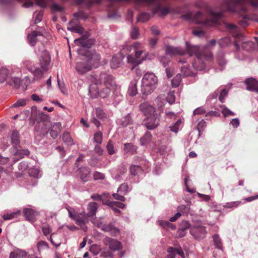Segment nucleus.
<instances>
[{"instance_id":"1a4fd4ad","label":"nucleus","mask_w":258,"mask_h":258,"mask_svg":"<svg viewBox=\"0 0 258 258\" xmlns=\"http://www.w3.org/2000/svg\"><path fill=\"white\" fill-rule=\"evenodd\" d=\"M92 223L96 227L100 228L104 231L110 232V234L115 236L118 234L119 231L118 229L113 226L111 224L106 225L103 223L101 218H95L92 220Z\"/></svg>"},{"instance_id":"2eb2a0df","label":"nucleus","mask_w":258,"mask_h":258,"mask_svg":"<svg viewBox=\"0 0 258 258\" xmlns=\"http://www.w3.org/2000/svg\"><path fill=\"white\" fill-rule=\"evenodd\" d=\"M246 89L258 93V82L254 78H250L244 81Z\"/></svg>"},{"instance_id":"e2e57ef3","label":"nucleus","mask_w":258,"mask_h":258,"mask_svg":"<svg viewBox=\"0 0 258 258\" xmlns=\"http://www.w3.org/2000/svg\"><path fill=\"white\" fill-rule=\"evenodd\" d=\"M168 254L167 258H174L175 255V249L173 247H169L168 249Z\"/></svg>"},{"instance_id":"a19ab883","label":"nucleus","mask_w":258,"mask_h":258,"mask_svg":"<svg viewBox=\"0 0 258 258\" xmlns=\"http://www.w3.org/2000/svg\"><path fill=\"white\" fill-rule=\"evenodd\" d=\"M150 14L147 13H141L138 17L137 20L139 22L144 23L148 21L150 19Z\"/></svg>"},{"instance_id":"5701e85b","label":"nucleus","mask_w":258,"mask_h":258,"mask_svg":"<svg viewBox=\"0 0 258 258\" xmlns=\"http://www.w3.org/2000/svg\"><path fill=\"white\" fill-rule=\"evenodd\" d=\"M80 177L84 182L88 181L90 173V169L86 167H82L79 169Z\"/></svg>"},{"instance_id":"a211bd4d","label":"nucleus","mask_w":258,"mask_h":258,"mask_svg":"<svg viewBox=\"0 0 258 258\" xmlns=\"http://www.w3.org/2000/svg\"><path fill=\"white\" fill-rule=\"evenodd\" d=\"M28 71L33 75L32 82L40 80L43 76V72L39 68L31 67L28 69Z\"/></svg>"},{"instance_id":"bb28decb","label":"nucleus","mask_w":258,"mask_h":258,"mask_svg":"<svg viewBox=\"0 0 258 258\" xmlns=\"http://www.w3.org/2000/svg\"><path fill=\"white\" fill-rule=\"evenodd\" d=\"M137 82L136 81H134L131 83L128 90V93L130 96H134L137 94Z\"/></svg>"},{"instance_id":"7ed1b4c3","label":"nucleus","mask_w":258,"mask_h":258,"mask_svg":"<svg viewBox=\"0 0 258 258\" xmlns=\"http://www.w3.org/2000/svg\"><path fill=\"white\" fill-rule=\"evenodd\" d=\"M76 42H78L82 48L78 50V53L83 55V52H86V61L88 63V66L85 69V70H91L93 68H98L100 64L101 56L94 50L87 51L86 48H89L91 44H89V40L85 39L84 37L81 38H78L75 40Z\"/></svg>"},{"instance_id":"f03ea898","label":"nucleus","mask_w":258,"mask_h":258,"mask_svg":"<svg viewBox=\"0 0 258 258\" xmlns=\"http://www.w3.org/2000/svg\"><path fill=\"white\" fill-rule=\"evenodd\" d=\"M186 51L189 55H195L196 59L190 67L185 64L181 67V72L184 77L195 76L196 73L192 70L194 67L195 70L199 71L204 70L205 68V61H210L213 59V54L211 52L204 50L198 46H190L188 42H186Z\"/></svg>"},{"instance_id":"a18cd8bd","label":"nucleus","mask_w":258,"mask_h":258,"mask_svg":"<svg viewBox=\"0 0 258 258\" xmlns=\"http://www.w3.org/2000/svg\"><path fill=\"white\" fill-rule=\"evenodd\" d=\"M94 141L98 144H100L102 141V133L99 131L95 133L94 135Z\"/></svg>"},{"instance_id":"c756f323","label":"nucleus","mask_w":258,"mask_h":258,"mask_svg":"<svg viewBox=\"0 0 258 258\" xmlns=\"http://www.w3.org/2000/svg\"><path fill=\"white\" fill-rule=\"evenodd\" d=\"M103 203L104 205H107L110 207H117L121 209H123L125 207V205L123 203L118 202H111L107 201V202H104L103 201Z\"/></svg>"},{"instance_id":"dca6fc26","label":"nucleus","mask_w":258,"mask_h":258,"mask_svg":"<svg viewBox=\"0 0 258 258\" xmlns=\"http://www.w3.org/2000/svg\"><path fill=\"white\" fill-rule=\"evenodd\" d=\"M24 213L27 220L31 222H34L36 221V217L38 215V213L34 210L25 208L24 209Z\"/></svg>"},{"instance_id":"a878e982","label":"nucleus","mask_w":258,"mask_h":258,"mask_svg":"<svg viewBox=\"0 0 258 258\" xmlns=\"http://www.w3.org/2000/svg\"><path fill=\"white\" fill-rule=\"evenodd\" d=\"M72 22H70L69 23V26L68 27V29L72 32L82 34L84 32V29L79 25H76L75 26H71Z\"/></svg>"},{"instance_id":"774afa93","label":"nucleus","mask_w":258,"mask_h":258,"mask_svg":"<svg viewBox=\"0 0 258 258\" xmlns=\"http://www.w3.org/2000/svg\"><path fill=\"white\" fill-rule=\"evenodd\" d=\"M239 120L237 118L232 119L230 121V124L234 128H237L239 125Z\"/></svg>"},{"instance_id":"aec40b11","label":"nucleus","mask_w":258,"mask_h":258,"mask_svg":"<svg viewBox=\"0 0 258 258\" xmlns=\"http://www.w3.org/2000/svg\"><path fill=\"white\" fill-rule=\"evenodd\" d=\"M61 128V124L60 122H56L52 125L50 132V136L52 138L55 139L60 133Z\"/></svg>"},{"instance_id":"ea45409f","label":"nucleus","mask_w":258,"mask_h":258,"mask_svg":"<svg viewBox=\"0 0 258 258\" xmlns=\"http://www.w3.org/2000/svg\"><path fill=\"white\" fill-rule=\"evenodd\" d=\"M181 75L177 74L171 80V85L173 87H177L181 82Z\"/></svg>"},{"instance_id":"c85d7f7f","label":"nucleus","mask_w":258,"mask_h":258,"mask_svg":"<svg viewBox=\"0 0 258 258\" xmlns=\"http://www.w3.org/2000/svg\"><path fill=\"white\" fill-rule=\"evenodd\" d=\"M233 35L236 37L234 45L236 49L238 50L239 48V45L241 44L245 43V42L243 41V36L242 34L237 33L236 35L234 34H233Z\"/></svg>"},{"instance_id":"ddd939ff","label":"nucleus","mask_w":258,"mask_h":258,"mask_svg":"<svg viewBox=\"0 0 258 258\" xmlns=\"http://www.w3.org/2000/svg\"><path fill=\"white\" fill-rule=\"evenodd\" d=\"M141 111L147 116L157 115L155 113V108L148 102H144L140 105Z\"/></svg>"},{"instance_id":"e433bc0d","label":"nucleus","mask_w":258,"mask_h":258,"mask_svg":"<svg viewBox=\"0 0 258 258\" xmlns=\"http://www.w3.org/2000/svg\"><path fill=\"white\" fill-rule=\"evenodd\" d=\"M28 173L30 176L33 177L38 178L41 176L39 170L35 167L29 168L28 169Z\"/></svg>"},{"instance_id":"f704fd0d","label":"nucleus","mask_w":258,"mask_h":258,"mask_svg":"<svg viewBox=\"0 0 258 258\" xmlns=\"http://www.w3.org/2000/svg\"><path fill=\"white\" fill-rule=\"evenodd\" d=\"M137 148L133 144L126 143L124 144V151L125 153H134L136 152Z\"/></svg>"},{"instance_id":"13d9d810","label":"nucleus","mask_w":258,"mask_h":258,"mask_svg":"<svg viewBox=\"0 0 258 258\" xmlns=\"http://www.w3.org/2000/svg\"><path fill=\"white\" fill-rule=\"evenodd\" d=\"M26 105V100L23 99L18 100L13 105V107H19L20 106H24Z\"/></svg>"},{"instance_id":"3c124183","label":"nucleus","mask_w":258,"mask_h":258,"mask_svg":"<svg viewBox=\"0 0 258 258\" xmlns=\"http://www.w3.org/2000/svg\"><path fill=\"white\" fill-rule=\"evenodd\" d=\"M132 118L130 114L125 116L122 120L121 124L123 126H126L132 123Z\"/></svg>"},{"instance_id":"c9c22d12","label":"nucleus","mask_w":258,"mask_h":258,"mask_svg":"<svg viewBox=\"0 0 258 258\" xmlns=\"http://www.w3.org/2000/svg\"><path fill=\"white\" fill-rule=\"evenodd\" d=\"M130 172L132 175H136L142 173L143 170L139 165H132L130 167Z\"/></svg>"},{"instance_id":"6e6d98bb","label":"nucleus","mask_w":258,"mask_h":258,"mask_svg":"<svg viewBox=\"0 0 258 258\" xmlns=\"http://www.w3.org/2000/svg\"><path fill=\"white\" fill-rule=\"evenodd\" d=\"M128 190V185L126 184H121L118 188V192L125 194Z\"/></svg>"},{"instance_id":"7c9ffc66","label":"nucleus","mask_w":258,"mask_h":258,"mask_svg":"<svg viewBox=\"0 0 258 258\" xmlns=\"http://www.w3.org/2000/svg\"><path fill=\"white\" fill-rule=\"evenodd\" d=\"M152 139L151 134L147 132L145 135L141 139V144L142 145H146L150 143Z\"/></svg>"},{"instance_id":"603ef678","label":"nucleus","mask_w":258,"mask_h":258,"mask_svg":"<svg viewBox=\"0 0 258 258\" xmlns=\"http://www.w3.org/2000/svg\"><path fill=\"white\" fill-rule=\"evenodd\" d=\"M106 149L108 154L110 155H112L115 153V150L114 148L113 145L111 141L108 142L106 146Z\"/></svg>"},{"instance_id":"473e14b6","label":"nucleus","mask_w":258,"mask_h":258,"mask_svg":"<svg viewBox=\"0 0 258 258\" xmlns=\"http://www.w3.org/2000/svg\"><path fill=\"white\" fill-rule=\"evenodd\" d=\"M62 140L68 145H73L74 144L72 138H71L70 134L68 132H66L63 134Z\"/></svg>"},{"instance_id":"8fccbe9b","label":"nucleus","mask_w":258,"mask_h":258,"mask_svg":"<svg viewBox=\"0 0 258 258\" xmlns=\"http://www.w3.org/2000/svg\"><path fill=\"white\" fill-rule=\"evenodd\" d=\"M140 35L138 28L133 27L131 31V36L133 39H137Z\"/></svg>"},{"instance_id":"052dcab7","label":"nucleus","mask_w":258,"mask_h":258,"mask_svg":"<svg viewBox=\"0 0 258 258\" xmlns=\"http://www.w3.org/2000/svg\"><path fill=\"white\" fill-rule=\"evenodd\" d=\"M43 233L44 235L47 236L51 232V228L49 225H45L42 228Z\"/></svg>"},{"instance_id":"b1692460","label":"nucleus","mask_w":258,"mask_h":258,"mask_svg":"<svg viewBox=\"0 0 258 258\" xmlns=\"http://www.w3.org/2000/svg\"><path fill=\"white\" fill-rule=\"evenodd\" d=\"M42 34L40 32L33 31L31 33L28 35V39L29 43L34 46L37 40V37L41 36Z\"/></svg>"},{"instance_id":"39448f33","label":"nucleus","mask_w":258,"mask_h":258,"mask_svg":"<svg viewBox=\"0 0 258 258\" xmlns=\"http://www.w3.org/2000/svg\"><path fill=\"white\" fill-rule=\"evenodd\" d=\"M221 17V13H214L209 10L206 14L198 12L194 16L193 21L196 23L202 24L205 27H210L215 24Z\"/></svg>"},{"instance_id":"69168bd1","label":"nucleus","mask_w":258,"mask_h":258,"mask_svg":"<svg viewBox=\"0 0 258 258\" xmlns=\"http://www.w3.org/2000/svg\"><path fill=\"white\" fill-rule=\"evenodd\" d=\"M75 17L78 19H86L87 17L83 12H79L74 14Z\"/></svg>"},{"instance_id":"f8f14e48","label":"nucleus","mask_w":258,"mask_h":258,"mask_svg":"<svg viewBox=\"0 0 258 258\" xmlns=\"http://www.w3.org/2000/svg\"><path fill=\"white\" fill-rule=\"evenodd\" d=\"M144 124L149 130H153L159 124V119L157 115L148 116L144 120Z\"/></svg>"},{"instance_id":"4be33fe9","label":"nucleus","mask_w":258,"mask_h":258,"mask_svg":"<svg viewBox=\"0 0 258 258\" xmlns=\"http://www.w3.org/2000/svg\"><path fill=\"white\" fill-rule=\"evenodd\" d=\"M27 255V252L25 250L18 249L10 254V258H23Z\"/></svg>"},{"instance_id":"0eeeda50","label":"nucleus","mask_w":258,"mask_h":258,"mask_svg":"<svg viewBox=\"0 0 258 258\" xmlns=\"http://www.w3.org/2000/svg\"><path fill=\"white\" fill-rule=\"evenodd\" d=\"M158 80L152 73H146L142 80L141 91L144 95L151 94L156 88Z\"/></svg>"},{"instance_id":"423d86ee","label":"nucleus","mask_w":258,"mask_h":258,"mask_svg":"<svg viewBox=\"0 0 258 258\" xmlns=\"http://www.w3.org/2000/svg\"><path fill=\"white\" fill-rule=\"evenodd\" d=\"M130 51H133L134 56L132 54L128 55V63L138 65L142 63L143 60L148 59L147 53L143 44L140 42H136L132 45L130 47Z\"/></svg>"},{"instance_id":"4d7b16f0","label":"nucleus","mask_w":258,"mask_h":258,"mask_svg":"<svg viewBox=\"0 0 258 258\" xmlns=\"http://www.w3.org/2000/svg\"><path fill=\"white\" fill-rule=\"evenodd\" d=\"M57 84H58V86L61 92L64 94H67V90L65 87V85L63 82H60L58 78L57 79Z\"/></svg>"},{"instance_id":"680f3d73","label":"nucleus","mask_w":258,"mask_h":258,"mask_svg":"<svg viewBox=\"0 0 258 258\" xmlns=\"http://www.w3.org/2000/svg\"><path fill=\"white\" fill-rule=\"evenodd\" d=\"M206 126V123L204 120H201L199 122L197 125V129L199 132L200 133L201 131H203L205 127Z\"/></svg>"},{"instance_id":"5fc2aeb1","label":"nucleus","mask_w":258,"mask_h":258,"mask_svg":"<svg viewBox=\"0 0 258 258\" xmlns=\"http://www.w3.org/2000/svg\"><path fill=\"white\" fill-rule=\"evenodd\" d=\"M19 213H20L19 211H17L16 212L12 213L10 214H4L3 216V217L5 220H11V219L14 218L16 215H19Z\"/></svg>"},{"instance_id":"cd10ccee","label":"nucleus","mask_w":258,"mask_h":258,"mask_svg":"<svg viewBox=\"0 0 258 258\" xmlns=\"http://www.w3.org/2000/svg\"><path fill=\"white\" fill-rule=\"evenodd\" d=\"M9 74L8 69L4 67L0 68V83L4 82L6 80Z\"/></svg>"},{"instance_id":"72a5a7b5","label":"nucleus","mask_w":258,"mask_h":258,"mask_svg":"<svg viewBox=\"0 0 258 258\" xmlns=\"http://www.w3.org/2000/svg\"><path fill=\"white\" fill-rule=\"evenodd\" d=\"M182 123V121L181 119H178L174 124L170 125L169 126V128L170 131L175 133H177L179 130V128L180 126Z\"/></svg>"},{"instance_id":"bf43d9fd","label":"nucleus","mask_w":258,"mask_h":258,"mask_svg":"<svg viewBox=\"0 0 258 258\" xmlns=\"http://www.w3.org/2000/svg\"><path fill=\"white\" fill-rule=\"evenodd\" d=\"M109 196L108 194H103V195H95L91 196V198L94 200H102L103 197L108 198Z\"/></svg>"},{"instance_id":"864d4df0","label":"nucleus","mask_w":258,"mask_h":258,"mask_svg":"<svg viewBox=\"0 0 258 258\" xmlns=\"http://www.w3.org/2000/svg\"><path fill=\"white\" fill-rule=\"evenodd\" d=\"M159 225H160L161 227L163 228H168L169 226H171L172 229H175V227L174 226L172 225L169 222L166 221H158Z\"/></svg>"},{"instance_id":"4c0bfd02","label":"nucleus","mask_w":258,"mask_h":258,"mask_svg":"<svg viewBox=\"0 0 258 258\" xmlns=\"http://www.w3.org/2000/svg\"><path fill=\"white\" fill-rule=\"evenodd\" d=\"M217 59L220 66L223 67L226 64V61L224 58V53L220 51L217 54Z\"/></svg>"},{"instance_id":"9d476101","label":"nucleus","mask_w":258,"mask_h":258,"mask_svg":"<svg viewBox=\"0 0 258 258\" xmlns=\"http://www.w3.org/2000/svg\"><path fill=\"white\" fill-rule=\"evenodd\" d=\"M37 53L39 56L40 66L44 71H47L49 69L50 62V56L49 53L43 47L39 49Z\"/></svg>"},{"instance_id":"6ab92c4d","label":"nucleus","mask_w":258,"mask_h":258,"mask_svg":"<svg viewBox=\"0 0 258 258\" xmlns=\"http://www.w3.org/2000/svg\"><path fill=\"white\" fill-rule=\"evenodd\" d=\"M166 53L168 55H182L185 53L183 49L180 47H176L172 46H167Z\"/></svg>"},{"instance_id":"49530a36","label":"nucleus","mask_w":258,"mask_h":258,"mask_svg":"<svg viewBox=\"0 0 258 258\" xmlns=\"http://www.w3.org/2000/svg\"><path fill=\"white\" fill-rule=\"evenodd\" d=\"M230 43V39L229 37H225L221 39L219 42V45L220 47H224L228 45Z\"/></svg>"},{"instance_id":"6e6552de","label":"nucleus","mask_w":258,"mask_h":258,"mask_svg":"<svg viewBox=\"0 0 258 258\" xmlns=\"http://www.w3.org/2000/svg\"><path fill=\"white\" fill-rule=\"evenodd\" d=\"M66 209L69 213L70 218L75 220L76 223L81 227V229L86 231L87 229L86 223L88 221L89 216L84 212L76 214L75 210L70 206H67Z\"/></svg>"},{"instance_id":"412c9836","label":"nucleus","mask_w":258,"mask_h":258,"mask_svg":"<svg viewBox=\"0 0 258 258\" xmlns=\"http://www.w3.org/2000/svg\"><path fill=\"white\" fill-rule=\"evenodd\" d=\"M88 66V63H87V61H80L78 62L77 63L76 66V70L77 72L80 74H83L84 73H86L88 71H89L90 70H85V69L86 68V67Z\"/></svg>"},{"instance_id":"2f4dec72","label":"nucleus","mask_w":258,"mask_h":258,"mask_svg":"<svg viewBox=\"0 0 258 258\" xmlns=\"http://www.w3.org/2000/svg\"><path fill=\"white\" fill-rule=\"evenodd\" d=\"M11 143L14 147H16L19 143V133L17 131H14L11 135Z\"/></svg>"},{"instance_id":"09e8293b","label":"nucleus","mask_w":258,"mask_h":258,"mask_svg":"<svg viewBox=\"0 0 258 258\" xmlns=\"http://www.w3.org/2000/svg\"><path fill=\"white\" fill-rule=\"evenodd\" d=\"M175 97L174 91H170L167 95L166 100L169 104H172L175 102Z\"/></svg>"},{"instance_id":"338daca9","label":"nucleus","mask_w":258,"mask_h":258,"mask_svg":"<svg viewBox=\"0 0 258 258\" xmlns=\"http://www.w3.org/2000/svg\"><path fill=\"white\" fill-rule=\"evenodd\" d=\"M151 31L152 34L155 36L159 35L160 34V31L156 26H153L151 28Z\"/></svg>"},{"instance_id":"f257e3e1","label":"nucleus","mask_w":258,"mask_h":258,"mask_svg":"<svg viewBox=\"0 0 258 258\" xmlns=\"http://www.w3.org/2000/svg\"><path fill=\"white\" fill-rule=\"evenodd\" d=\"M90 81L91 84L89 91L91 96L94 98L98 96L102 98H107L117 87L114 77L104 72L92 76Z\"/></svg>"},{"instance_id":"4468645a","label":"nucleus","mask_w":258,"mask_h":258,"mask_svg":"<svg viewBox=\"0 0 258 258\" xmlns=\"http://www.w3.org/2000/svg\"><path fill=\"white\" fill-rule=\"evenodd\" d=\"M124 55L121 52H119L114 55L110 62L112 69H115L121 66Z\"/></svg>"},{"instance_id":"de8ad7c7","label":"nucleus","mask_w":258,"mask_h":258,"mask_svg":"<svg viewBox=\"0 0 258 258\" xmlns=\"http://www.w3.org/2000/svg\"><path fill=\"white\" fill-rule=\"evenodd\" d=\"M51 10L53 12L61 13L63 11V8L58 4L53 3L51 6Z\"/></svg>"},{"instance_id":"9b49d317","label":"nucleus","mask_w":258,"mask_h":258,"mask_svg":"<svg viewBox=\"0 0 258 258\" xmlns=\"http://www.w3.org/2000/svg\"><path fill=\"white\" fill-rule=\"evenodd\" d=\"M190 233L196 239H201L206 236V230L203 226L195 225L191 228Z\"/></svg>"},{"instance_id":"f3484780","label":"nucleus","mask_w":258,"mask_h":258,"mask_svg":"<svg viewBox=\"0 0 258 258\" xmlns=\"http://www.w3.org/2000/svg\"><path fill=\"white\" fill-rule=\"evenodd\" d=\"M104 242L113 250H118L121 247V243L119 241L109 237H106L104 240Z\"/></svg>"},{"instance_id":"20e7f679","label":"nucleus","mask_w":258,"mask_h":258,"mask_svg":"<svg viewBox=\"0 0 258 258\" xmlns=\"http://www.w3.org/2000/svg\"><path fill=\"white\" fill-rule=\"evenodd\" d=\"M249 3L253 7L258 6V0H230L228 2L227 10L231 12L239 11L241 17L243 18V20L239 21V23L242 27H245L248 25L247 21L245 20L248 18L246 15L242 14L246 11V8L244 6L245 3Z\"/></svg>"},{"instance_id":"58836bf2","label":"nucleus","mask_w":258,"mask_h":258,"mask_svg":"<svg viewBox=\"0 0 258 258\" xmlns=\"http://www.w3.org/2000/svg\"><path fill=\"white\" fill-rule=\"evenodd\" d=\"M213 241L216 247L220 249H222V245L221 239L218 234H215L213 236Z\"/></svg>"},{"instance_id":"c03bdc74","label":"nucleus","mask_w":258,"mask_h":258,"mask_svg":"<svg viewBox=\"0 0 258 258\" xmlns=\"http://www.w3.org/2000/svg\"><path fill=\"white\" fill-rule=\"evenodd\" d=\"M101 249L99 245L93 244L90 246V251L94 255H97L101 251Z\"/></svg>"},{"instance_id":"0e129e2a","label":"nucleus","mask_w":258,"mask_h":258,"mask_svg":"<svg viewBox=\"0 0 258 258\" xmlns=\"http://www.w3.org/2000/svg\"><path fill=\"white\" fill-rule=\"evenodd\" d=\"M228 91H227L225 89H223L219 95V99L221 102H223L224 100L225 97L227 96Z\"/></svg>"},{"instance_id":"393cba45","label":"nucleus","mask_w":258,"mask_h":258,"mask_svg":"<svg viewBox=\"0 0 258 258\" xmlns=\"http://www.w3.org/2000/svg\"><path fill=\"white\" fill-rule=\"evenodd\" d=\"M88 213L87 216L89 217L95 215L97 210V205L95 202H91L88 204Z\"/></svg>"},{"instance_id":"37998d69","label":"nucleus","mask_w":258,"mask_h":258,"mask_svg":"<svg viewBox=\"0 0 258 258\" xmlns=\"http://www.w3.org/2000/svg\"><path fill=\"white\" fill-rule=\"evenodd\" d=\"M43 15V12L42 11H40L39 12H36L34 14V23L35 24H37V23L41 22V21L42 20Z\"/></svg>"},{"instance_id":"79ce46f5","label":"nucleus","mask_w":258,"mask_h":258,"mask_svg":"<svg viewBox=\"0 0 258 258\" xmlns=\"http://www.w3.org/2000/svg\"><path fill=\"white\" fill-rule=\"evenodd\" d=\"M37 249L39 251L48 248V243L44 241H40L37 244Z\"/></svg>"}]
</instances>
